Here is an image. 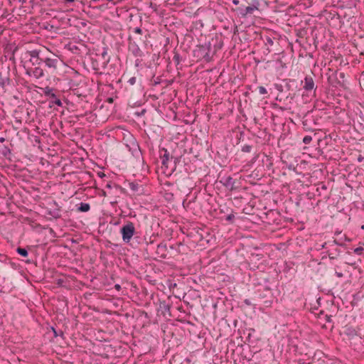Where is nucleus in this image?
I'll return each mask as SVG.
<instances>
[{
	"label": "nucleus",
	"mask_w": 364,
	"mask_h": 364,
	"mask_svg": "<svg viewBox=\"0 0 364 364\" xmlns=\"http://www.w3.org/2000/svg\"><path fill=\"white\" fill-rule=\"evenodd\" d=\"M23 58L26 74L36 80L55 75L63 64V60L46 48L26 50Z\"/></svg>",
	"instance_id": "1"
},
{
	"label": "nucleus",
	"mask_w": 364,
	"mask_h": 364,
	"mask_svg": "<svg viewBox=\"0 0 364 364\" xmlns=\"http://www.w3.org/2000/svg\"><path fill=\"white\" fill-rule=\"evenodd\" d=\"M223 46L221 37L215 36L204 45H198L193 51V57L196 61L203 60L209 63L212 60L217 51Z\"/></svg>",
	"instance_id": "2"
},
{
	"label": "nucleus",
	"mask_w": 364,
	"mask_h": 364,
	"mask_svg": "<svg viewBox=\"0 0 364 364\" xmlns=\"http://www.w3.org/2000/svg\"><path fill=\"white\" fill-rule=\"evenodd\" d=\"M237 138L239 143H240L241 151L244 154H253V157L247 163V166H252L259 156V153L257 150V137L254 134L247 135L244 132H240Z\"/></svg>",
	"instance_id": "3"
},
{
	"label": "nucleus",
	"mask_w": 364,
	"mask_h": 364,
	"mask_svg": "<svg viewBox=\"0 0 364 364\" xmlns=\"http://www.w3.org/2000/svg\"><path fill=\"white\" fill-rule=\"evenodd\" d=\"M232 3L236 6L232 11L241 18L251 16L255 11H259L260 6L259 0H232Z\"/></svg>",
	"instance_id": "4"
},
{
	"label": "nucleus",
	"mask_w": 364,
	"mask_h": 364,
	"mask_svg": "<svg viewBox=\"0 0 364 364\" xmlns=\"http://www.w3.org/2000/svg\"><path fill=\"white\" fill-rule=\"evenodd\" d=\"M319 111H309L302 118L303 128L306 131L314 132L320 129L322 117L319 115Z\"/></svg>",
	"instance_id": "5"
},
{
	"label": "nucleus",
	"mask_w": 364,
	"mask_h": 364,
	"mask_svg": "<svg viewBox=\"0 0 364 364\" xmlns=\"http://www.w3.org/2000/svg\"><path fill=\"white\" fill-rule=\"evenodd\" d=\"M109 60L110 56L108 55L107 48H103L100 53L91 55V67L95 71L99 72L107 67Z\"/></svg>",
	"instance_id": "6"
},
{
	"label": "nucleus",
	"mask_w": 364,
	"mask_h": 364,
	"mask_svg": "<svg viewBox=\"0 0 364 364\" xmlns=\"http://www.w3.org/2000/svg\"><path fill=\"white\" fill-rule=\"evenodd\" d=\"M328 77V83L332 87H342L343 89H346V80H345L346 75L343 72H338V70H329V72L327 73Z\"/></svg>",
	"instance_id": "7"
},
{
	"label": "nucleus",
	"mask_w": 364,
	"mask_h": 364,
	"mask_svg": "<svg viewBox=\"0 0 364 364\" xmlns=\"http://www.w3.org/2000/svg\"><path fill=\"white\" fill-rule=\"evenodd\" d=\"M257 300L259 304L265 307L272 306L273 302L277 300L272 290L268 287H264L257 290Z\"/></svg>",
	"instance_id": "8"
},
{
	"label": "nucleus",
	"mask_w": 364,
	"mask_h": 364,
	"mask_svg": "<svg viewBox=\"0 0 364 364\" xmlns=\"http://www.w3.org/2000/svg\"><path fill=\"white\" fill-rule=\"evenodd\" d=\"M136 232V230L135 228L134 224L129 220L125 221L124 224L121 227L119 230L122 241L126 244L131 242L132 239H133V236L135 235Z\"/></svg>",
	"instance_id": "9"
},
{
	"label": "nucleus",
	"mask_w": 364,
	"mask_h": 364,
	"mask_svg": "<svg viewBox=\"0 0 364 364\" xmlns=\"http://www.w3.org/2000/svg\"><path fill=\"white\" fill-rule=\"evenodd\" d=\"M260 39L266 47L269 48H272L273 51H277L278 50L279 39L276 33L265 32L264 33H261Z\"/></svg>",
	"instance_id": "10"
},
{
	"label": "nucleus",
	"mask_w": 364,
	"mask_h": 364,
	"mask_svg": "<svg viewBox=\"0 0 364 364\" xmlns=\"http://www.w3.org/2000/svg\"><path fill=\"white\" fill-rule=\"evenodd\" d=\"M43 92L45 96L48 97L50 107H52L55 105L58 107L63 106V103L61 102L60 98L62 95L58 90L47 86L44 88Z\"/></svg>",
	"instance_id": "11"
},
{
	"label": "nucleus",
	"mask_w": 364,
	"mask_h": 364,
	"mask_svg": "<svg viewBox=\"0 0 364 364\" xmlns=\"http://www.w3.org/2000/svg\"><path fill=\"white\" fill-rule=\"evenodd\" d=\"M169 152L165 148H160L159 157L161 161V169L163 173L170 176V156Z\"/></svg>",
	"instance_id": "12"
},
{
	"label": "nucleus",
	"mask_w": 364,
	"mask_h": 364,
	"mask_svg": "<svg viewBox=\"0 0 364 364\" xmlns=\"http://www.w3.org/2000/svg\"><path fill=\"white\" fill-rule=\"evenodd\" d=\"M280 214L276 210H269L263 213L261 216L262 221L268 225L279 224L280 221Z\"/></svg>",
	"instance_id": "13"
},
{
	"label": "nucleus",
	"mask_w": 364,
	"mask_h": 364,
	"mask_svg": "<svg viewBox=\"0 0 364 364\" xmlns=\"http://www.w3.org/2000/svg\"><path fill=\"white\" fill-rule=\"evenodd\" d=\"M264 256L261 254H252L250 257V262H249V266L250 267V269L255 270V269H260L261 271H263L264 265L263 262Z\"/></svg>",
	"instance_id": "14"
},
{
	"label": "nucleus",
	"mask_w": 364,
	"mask_h": 364,
	"mask_svg": "<svg viewBox=\"0 0 364 364\" xmlns=\"http://www.w3.org/2000/svg\"><path fill=\"white\" fill-rule=\"evenodd\" d=\"M301 84L303 89L306 92L310 93L313 92L315 95L317 85H316L314 77L311 75H306L304 80L301 81Z\"/></svg>",
	"instance_id": "15"
},
{
	"label": "nucleus",
	"mask_w": 364,
	"mask_h": 364,
	"mask_svg": "<svg viewBox=\"0 0 364 364\" xmlns=\"http://www.w3.org/2000/svg\"><path fill=\"white\" fill-rule=\"evenodd\" d=\"M337 246H344V244L339 242L337 240H332L331 247H328V250L326 251L330 259H336L341 254V250Z\"/></svg>",
	"instance_id": "16"
},
{
	"label": "nucleus",
	"mask_w": 364,
	"mask_h": 364,
	"mask_svg": "<svg viewBox=\"0 0 364 364\" xmlns=\"http://www.w3.org/2000/svg\"><path fill=\"white\" fill-rule=\"evenodd\" d=\"M171 304L166 301H160L158 308V314L162 315L164 317L167 318L171 316Z\"/></svg>",
	"instance_id": "17"
},
{
	"label": "nucleus",
	"mask_w": 364,
	"mask_h": 364,
	"mask_svg": "<svg viewBox=\"0 0 364 364\" xmlns=\"http://www.w3.org/2000/svg\"><path fill=\"white\" fill-rule=\"evenodd\" d=\"M146 242V237L141 234V232L136 231L135 232V235L133 236V239H132L131 242H129L130 245L134 248L138 247L139 245H144Z\"/></svg>",
	"instance_id": "18"
},
{
	"label": "nucleus",
	"mask_w": 364,
	"mask_h": 364,
	"mask_svg": "<svg viewBox=\"0 0 364 364\" xmlns=\"http://www.w3.org/2000/svg\"><path fill=\"white\" fill-rule=\"evenodd\" d=\"M49 205H50V208L49 210L48 211V214L51 215L53 218H54L55 219L60 218L61 217V214H60L61 207L58 205V203L55 200H53Z\"/></svg>",
	"instance_id": "19"
},
{
	"label": "nucleus",
	"mask_w": 364,
	"mask_h": 364,
	"mask_svg": "<svg viewBox=\"0 0 364 364\" xmlns=\"http://www.w3.org/2000/svg\"><path fill=\"white\" fill-rule=\"evenodd\" d=\"M141 46L132 41H128V50L136 58H141L144 55V52L141 50Z\"/></svg>",
	"instance_id": "20"
},
{
	"label": "nucleus",
	"mask_w": 364,
	"mask_h": 364,
	"mask_svg": "<svg viewBox=\"0 0 364 364\" xmlns=\"http://www.w3.org/2000/svg\"><path fill=\"white\" fill-rule=\"evenodd\" d=\"M168 247L166 242H161L156 245V255L160 259H166L168 256Z\"/></svg>",
	"instance_id": "21"
},
{
	"label": "nucleus",
	"mask_w": 364,
	"mask_h": 364,
	"mask_svg": "<svg viewBox=\"0 0 364 364\" xmlns=\"http://www.w3.org/2000/svg\"><path fill=\"white\" fill-rule=\"evenodd\" d=\"M220 183L227 188L230 191L235 190L237 188L235 186V180L232 178L230 176L223 177L220 180Z\"/></svg>",
	"instance_id": "22"
},
{
	"label": "nucleus",
	"mask_w": 364,
	"mask_h": 364,
	"mask_svg": "<svg viewBox=\"0 0 364 364\" xmlns=\"http://www.w3.org/2000/svg\"><path fill=\"white\" fill-rule=\"evenodd\" d=\"M294 98V95L289 94L287 96H284L283 94L278 95L276 97V100L279 101L280 103H282L285 105V109H290L289 107V104L291 103V100Z\"/></svg>",
	"instance_id": "23"
},
{
	"label": "nucleus",
	"mask_w": 364,
	"mask_h": 364,
	"mask_svg": "<svg viewBox=\"0 0 364 364\" xmlns=\"http://www.w3.org/2000/svg\"><path fill=\"white\" fill-rule=\"evenodd\" d=\"M128 41H132L133 43H135L141 46L144 45L146 46L147 36L144 35L142 36H139L129 35L128 37Z\"/></svg>",
	"instance_id": "24"
},
{
	"label": "nucleus",
	"mask_w": 364,
	"mask_h": 364,
	"mask_svg": "<svg viewBox=\"0 0 364 364\" xmlns=\"http://www.w3.org/2000/svg\"><path fill=\"white\" fill-rule=\"evenodd\" d=\"M343 333L348 339H353L355 336H359L358 331L352 326L346 325L343 327Z\"/></svg>",
	"instance_id": "25"
},
{
	"label": "nucleus",
	"mask_w": 364,
	"mask_h": 364,
	"mask_svg": "<svg viewBox=\"0 0 364 364\" xmlns=\"http://www.w3.org/2000/svg\"><path fill=\"white\" fill-rule=\"evenodd\" d=\"M181 159V156H174L173 154L170 156V176L176 169V166L178 163H180Z\"/></svg>",
	"instance_id": "26"
},
{
	"label": "nucleus",
	"mask_w": 364,
	"mask_h": 364,
	"mask_svg": "<svg viewBox=\"0 0 364 364\" xmlns=\"http://www.w3.org/2000/svg\"><path fill=\"white\" fill-rule=\"evenodd\" d=\"M129 187L134 193L138 195L142 194L144 188L137 181H134L129 183Z\"/></svg>",
	"instance_id": "27"
},
{
	"label": "nucleus",
	"mask_w": 364,
	"mask_h": 364,
	"mask_svg": "<svg viewBox=\"0 0 364 364\" xmlns=\"http://www.w3.org/2000/svg\"><path fill=\"white\" fill-rule=\"evenodd\" d=\"M9 71H10V68H9V66H8L6 75H3L2 73L0 72V86L2 88H5L6 86L10 85V83H11V80L9 77Z\"/></svg>",
	"instance_id": "28"
},
{
	"label": "nucleus",
	"mask_w": 364,
	"mask_h": 364,
	"mask_svg": "<svg viewBox=\"0 0 364 364\" xmlns=\"http://www.w3.org/2000/svg\"><path fill=\"white\" fill-rule=\"evenodd\" d=\"M141 74L140 73V70L139 69L136 70V73L134 76L129 77L127 80V82L130 85H135L137 82L139 83V85L141 84Z\"/></svg>",
	"instance_id": "29"
},
{
	"label": "nucleus",
	"mask_w": 364,
	"mask_h": 364,
	"mask_svg": "<svg viewBox=\"0 0 364 364\" xmlns=\"http://www.w3.org/2000/svg\"><path fill=\"white\" fill-rule=\"evenodd\" d=\"M76 207L78 212L86 213L90 210V205L87 203L81 202Z\"/></svg>",
	"instance_id": "30"
},
{
	"label": "nucleus",
	"mask_w": 364,
	"mask_h": 364,
	"mask_svg": "<svg viewBox=\"0 0 364 364\" xmlns=\"http://www.w3.org/2000/svg\"><path fill=\"white\" fill-rule=\"evenodd\" d=\"M181 247H183V244L182 242H177L175 245H172L169 247L171 250L175 251L173 257L182 253Z\"/></svg>",
	"instance_id": "31"
},
{
	"label": "nucleus",
	"mask_w": 364,
	"mask_h": 364,
	"mask_svg": "<svg viewBox=\"0 0 364 364\" xmlns=\"http://www.w3.org/2000/svg\"><path fill=\"white\" fill-rule=\"evenodd\" d=\"M183 57L180 55V53L176 49H174L173 60L175 63V65L177 68L180 65V63L183 61Z\"/></svg>",
	"instance_id": "32"
},
{
	"label": "nucleus",
	"mask_w": 364,
	"mask_h": 364,
	"mask_svg": "<svg viewBox=\"0 0 364 364\" xmlns=\"http://www.w3.org/2000/svg\"><path fill=\"white\" fill-rule=\"evenodd\" d=\"M160 58L159 53H154L151 56V60L149 62V64L147 65L148 68H151L154 65H159L160 63L159 62Z\"/></svg>",
	"instance_id": "33"
},
{
	"label": "nucleus",
	"mask_w": 364,
	"mask_h": 364,
	"mask_svg": "<svg viewBox=\"0 0 364 364\" xmlns=\"http://www.w3.org/2000/svg\"><path fill=\"white\" fill-rule=\"evenodd\" d=\"M0 153L4 156L8 157L11 154V149L6 145H3L0 149Z\"/></svg>",
	"instance_id": "34"
},
{
	"label": "nucleus",
	"mask_w": 364,
	"mask_h": 364,
	"mask_svg": "<svg viewBox=\"0 0 364 364\" xmlns=\"http://www.w3.org/2000/svg\"><path fill=\"white\" fill-rule=\"evenodd\" d=\"M16 252L18 255H20L21 256H22L23 257H26L28 255V252L26 248L18 247L16 248Z\"/></svg>",
	"instance_id": "35"
},
{
	"label": "nucleus",
	"mask_w": 364,
	"mask_h": 364,
	"mask_svg": "<svg viewBox=\"0 0 364 364\" xmlns=\"http://www.w3.org/2000/svg\"><path fill=\"white\" fill-rule=\"evenodd\" d=\"M154 240H151V237L149 238V241H146L144 242V245H146V247L144 248V250L146 252L147 254H149V250L152 247V245L154 244Z\"/></svg>",
	"instance_id": "36"
},
{
	"label": "nucleus",
	"mask_w": 364,
	"mask_h": 364,
	"mask_svg": "<svg viewBox=\"0 0 364 364\" xmlns=\"http://www.w3.org/2000/svg\"><path fill=\"white\" fill-rule=\"evenodd\" d=\"M50 329H51L52 332L53 333V336H54L55 338H57V337H58V336H63V331H61V330L58 331V330H56V329H55V327H53V326H51V327H50Z\"/></svg>",
	"instance_id": "37"
},
{
	"label": "nucleus",
	"mask_w": 364,
	"mask_h": 364,
	"mask_svg": "<svg viewBox=\"0 0 364 364\" xmlns=\"http://www.w3.org/2000/svg\"><path fill=\"white\" fill-rule=\"evenodd\" d=\"M132 36H142L143 35V31L140 27H135L132 29Z\"/></svg>",
	"instance_id": "38"
},
{
	"label": "nucleus",
	"mask_w": 364,
	"mask_h": 364,
	"mask_svg": "<svg viewBox=\"0 0 364 364\" xmlns=\"http://www.w3.org/2000/svg\"><path fill=\"white\" fill-rule=\"evenodd\" d=\"M114 188L116 191H118L120 193L126 195L127 193L126 189L121 186L114 183Z\"/></svg>",
	"instance_id": "39"
},
{
	"label": "nucleus",
	"mask_w": 364,
	"mask_h": 364,
	"mask_svg": "<svg viewBox=\"0 0 364 364\" xmlns=\"http://www.w3.org/2000/svg\"><path fill=\"white\" fill-rule=\"evenodd\" d=\"M18 48L17 46H14V48L12 49L11 48H10L11 50V55L9 56V60L13 61V62H15V53L18 50Z\"/></svg>",
	"instance_id": "40"
},
{
	"label": "nucleus",
	"mask_w": 364,
	"mask_h": 364,
	"mask_svg": "<svg viewBox=\"0 0 364 364\" xmlns=\"http://www.w3.org/2000/svg\"><path fill=\"white\" fill-rule=\"evenodd\" d=\"M262 53L264 55H267L269 53H270L271 52H273L272 50V48H267L264 45V46L262 48Z\"/></svg>",
	"instance_id": "41"
},
{
	"label": "nucleus",
	"mask_w": 364,
	"mask_h": 364,
	"mask_svg": "<svg viewBox=\"0 0 364 364\" xmlns=\"http://www.w3.org/2000/svg\"><path fill=\"white\" fill-rule=\"evenodd\" d=\"M235 220V215L233 213H230L225 217V220L229 223H233Z\"/></svg>",
	"instance_id": "42"
},
{
	"label": "nucleus",
	"mask_w": 364,
	"mask_h": 364,
	"mask_svg": "<svg viewBox=\"0 0 364 364\" xmlns=\"http://www.w3.org/2000/svg\"><path fill=\"white\" fill-rule=\"evenodd\" d=\"M364 251V248L362 247H356L353 250L355 254L358 255H361Z\"/></svg>",
	"instance_id": "43"
},
{
	"label": "nucleus",
	"mask_w": 364,
	"mask_h": 364,
	"mask_svg": "<svg viewBox=\"0 0 364 364\" xmlns=\"http://www.w3.org/2000/svg\"><path fill=\"white\" fill-rule=\"evenodd\" d=\"M312 141V136L310 135H306L303 138V142L305 144H309Z\"/></svg>",
	"instance_id": "44"
},
{
	"label": "nucleus",
	"mask_w": 364,
	"mask_h": 364,
	"mask_svg": "<svg viewBox=\"0 0 364 364\" xmlns=\"http://www.w3.org/2000/svg\"><path fill=\"white\" fill-rule=\"evenodd\" d=\"M70 50L73 53H75V54H78L79 53L78 51L80 50L79 48L77 46H75V45H73V46L70 45Z\"/></svg>",
	"instance_id": "45"
},
{
	"label": "nucleus",
	"mask_w": 364,
	"mask_h": 364,
	"mask_svg": "<svg viewBox=\"0 0 364 364\" xmlns=\"http://www.w3.org/2000/svg\"><path fill=\"white\" fill-rule=\"evenodd\" d=\"M257 89H258V92H259V93L260 95H266V94H267V89L264 87L259 86L257 87Z\"/></svg>",
	"instance_id": "46"
},
{
	"label": "nucleus",
	"mask_w": 364,
	"mask_h": 364,
	"mask_svg": "<svg viewBox=\"0 0 364 364\" xmlns=\"http://www.w3.org/2000/svg\"><path fill=\"white\" fill-rule=\"evenodd\" d=\"M331 243H332V241H328V242H324L323 245H321V249H326V251H328V247H331Z\"/></svg>",
	"instance_id": "47"
},
{
	"label": "nucleus",
	"mask_w": 364,
	"mask_h": 364,
	"mask_svg": "<svg viewBox=\"0 0 364 364\" xmlns=\"http://www.w3.org/2000/svg\"><path fill=\"white\" fill-rule=\"evenodd\" d=\"M161 83V78L160 77H157L155 79L151 80V85L154 86H156Z\"/></svg>",
	"instance_id": "48"
},
{
	"label": "nucleus",
	"mask_w": 364,
	"mask_h": 364,
	"mask_svg": "<svg viewBox=\"0 0 364 364\" xmlns=\"http://www.w3.org/2000/svg\"><path fill=\"white\" fill-rule=\"evenodd\" d=\"M134 65L136 68L141 67L142 65V59H140L138 57L134 61Z\"/></svg>",
	"instance_id": "49"
},
{
	"label": "nucleus",
	"mask_w": 364,
	"mask_h": 364,
	"mask_svg": "<svg viewBox=\"0 0 364 364\" xmlns=\"http://www.w3.org/2000/svg\"><path fill=\"white\" fill-rule=\"evenodd\" d=\"M324 318H325V321H326V323H333V321L331 319V315L325 314L324 315Z\"/></svg>",
	"instance_id": "50"
},
{
	"label": "nucleus",
	"mask_w": 364,
	"mask_h": 364,
	"mask_svg": "<svg viewBox=\"0 0 364 364\" xmlns=\"http://www.w3.org/2000/svg\"><path fill=\"white\" fill-rule=\"evenodd\" d=\"M274 87L277 90H278L279 92H283V86L281 84H275L274 85Z\"/></svg>",
	"instance_id": "51"
},
{
	"label": "nucleus",
	"mask_w": 364,
	"mask_h": 364,
	"mask_svg": "<svg viewBox=\"0 0 364 364\" xmlns=\"http://www.w3.org/2000/svg\"><path fill=\"white\" fill-rule=\"evenodd\" d=\"M337 268H338V266H337V267H336V268H335V270H336V271H335V274L336 275V277H338V278H342V277H343V274L342 272H338V271L336 270V269H337Z\"/></svg>",
	"instance_id": "52"
},
{
	"label": "nucleus",
	"mask_w": 364,
	"mask_h": 364,
	"mask_svg": "<svg viewBox=\"0 0 364 364\" xmlns=\"http://www.w3.org/2000/svg\"><path fill=\"white\" fill-rule=\"evenodd\" d=\"M114 183H112V181H109L106 186H105V188H109V189H112V188H114Z\"/></svg>",
	"instance_id": "53"
},
{
	"label": "nucleus",
	"mask_w": 364,
	"mask_h": 364,
	"mask_svg": "<svg viewBox=\"0 0 364 364\" xmlns=\"http://www.w3.org/2000/svg\"><path fill=\"white\" fill-rule=\"evenodd\" d=\"M319 189L326 191L327 189V187L326 185L321 184V186L320 187L317 188V191H319Z\"/></svg>",
	"instance_id": "54"
},
{
	"label": "nucleus",
	"mask_w": 364,
	"mask_h": 364,
	"mask_svg": "<svg viewBox=\"0 0 364 364\" xmlns=\"http://www.w3.org/2000/svg\"><path fill=\"white\" fill-rule=\"evenodd\" d=\"M97 176L102 178L106 176L105 173L104 172H101V171L97 173Z\"/></svg>",
	"instance_id": "55"
},
{
	"label": "nucleus",
	"mask_w": 364,
	"mask_h": 364,
	"mask_svg": "<svg viewBox=\"0 0 364 364\" xmlns=\"http://www.w3.org/2000/svg\"><path fill=\"white\" fill-rule=\"evenodd\" d=\"M114 289L117 291H119L121 289V285L120 284H116L114 285Z\"/></svg>",
	"instance_id": "56"
},
{
	"label": "nucleus",
	"mask_w": 364,
	"mask_h": 364,
	"mask_svg": "<svg viewBox=\"0 0 364 364\" xmlns=\"http://www.w3.org/2000/svg\"><path fill=\"white\" fill-rule=\"evenodd\" d=\"M244 302H245L247 305H250V304H251V303H250V300H249V299H245Z\"/></svg>",
	"instance_id": "57"
},
{
	"label": "nucleus",
	"mask_w": 364,
	"mask_h": 364,
	"mask_svg": "<svg viewBox=\"0 0 364 364\" xmlns=\"http://www.w3.org/2000/svg\"><path fill=\"white\" fill-rule=\"evenodd\" d=\"M107 102H108L109 103H112L113 102V99L112 97H109L107 98Z\"/></svg>",
	"instance_id": "58"
},
{
	"label": "nucleus",
	"mask_w": 364,
	"mask_h": 364,
	"mask_svg": "<svg viewBox=\"0 0 364 364\" xmlns=\"http://www.w3.org/2000/svg\"><path fill=\"white\" fill-rule=\"evenodd\" d=\"M262 60H263V61H264V59H263V60H258V59H257V58H255V62L257 64H258L259 63H260Z\"/></svg>",
	"instance_id": "59"
},
{
	"label": "nucleus",
	"mask_w": 364,
	"mask_h": 364,
	"mask_svg": "<svg viewBox=\"0 0 364 364\" xmlns=\"http://www.w3.org/2000/svg\"><path fill=\"white\" fill-rule=\"evenodd\" d=\"M6 141V139L4 137H0V142L4 143Z\"/></svg>",
	"instance_id": "60"
},
{
	"label": "nucleus",
	"mask_w": 364,
	"mask_h": 364,
	"mask_svg": "<svg viewBox=\"0 0 364 364\" xmlns=\"http://www.w3.org/2000/svg\"><path fill=\"white\" fill-rule=\"evenodd\" d=\"M102 196H107L106 192L105 191H102Z\"/></svg>",
	"instance_id": "61"
},
{
	"label": "nucleus",
	"mask_w": 364,
	"mask_h": 364,
	"mask_svg": "<svg viewBox=\"0 0 364 364\" xmlns=\"http://www.w3.org/2000/svg\"><path fill=\"white\" fill-rule=\"evenodd\" d=\"M363 157H362L361 156H360L358 157V161H361L363 160Z\"/></svg>",
	"instance_id": "62"
},
{
	"label": "nucleus",
	"mask_w": 364,
	"mask_h": 364,
	"mask_svg": "<svg viewBox=\"0 0 364 364\" xmlns=\"http://www.w3.org/2000/svg\"><path fill=\"white\" fill-rule=\"evenodd\" d=\"M298 364H306V363H304V362H301V360H299V361L298 362Z\"/></svg>",
	"instance_id": "63"
},
{
	"label": "nucleus",
	"mask_w": 364,
	"mask_h": 364,
	"mask_svg": "<svg viewBox=\"0 0 364 364\" xmlns=\"http://www.w3.org/2000/svg\"><path fill=\"white\" fill-rule=\"evenodd\" d=\"M119 223H120V222H119V220H118V221L115 222V223H114V225H119Z\"/></svg>",
	"instance_id": "64"
}]
</instances>
